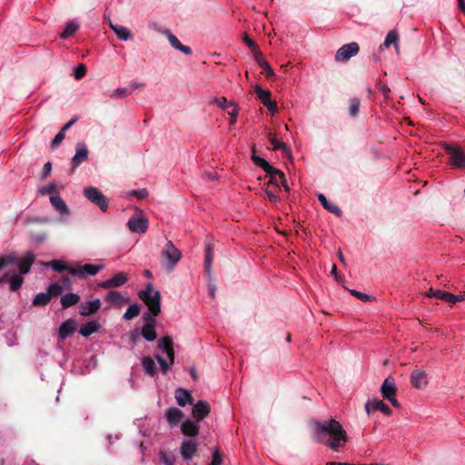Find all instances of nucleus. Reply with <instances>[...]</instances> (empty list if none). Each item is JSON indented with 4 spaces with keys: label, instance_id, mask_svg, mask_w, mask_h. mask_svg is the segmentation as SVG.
Returning <instances> with one entry per match:
<instances>
[{
    "label": "nucleus",
    "instance_id": "nucleus-7",
    "mask_svg": "<svg viewBox=\"0 0 465 465\" xmlns=\"http://www.w3.org/2000/svg\"><path fill=\"white\" fill-rule=\"evenodd\" d=\"M84 195L93 203H95L102 211L108 208L107 198L95 187H87L84 190Z\"/></svg>",
    "mask_w": 465,
    "mask_h": 465
},
{
    "label": "nucleus",
    "instance_id": "nucleus-6",
    "mask_svg": "<svg viewBox=\"0 0 465 465\" xmlns=\"http://www.w3.org/2000/svg\"><path fill=\"white\" fill-rule=\"evenodd\" d=\"M381 392L383 398L387 399L393 407L400 409L401 404L396 398L397 387L392 376H388L381 387Z\"/></svg>",
    "mask_w": 465,
    "mask_h": 465
},
{
    "label": "nucleus",
    "instance_id": "nucleus-15",
    "mask_svg": "<svg viewBox=\"0 0 465 465\" xmlns=\"http://www.w3.org/2000/svg\"><path fill=\"white\" fill-rule=\"evenodd\" d=\"M128 281L127 275L124 272H117L110 279L101 282L98 286L103 289L117 288L124 285Z\"/></svg>",
    "mask_w": 465,
    "mask_h": 465
},
{
    "label": "nucleus",
    "instance_id": "nucleus-16",
    "mask_svg": "<svg viewBox=\"0 0 465 465\" xmlns=\"http://www.w3.org/2000/svg\"><path fill=\"white\" fill-rule=\"evenodd\" d=\"M76 330V322L74 319H68L64 321L59 328L58 339L61 341L66 340L71 336Z\"/></svg>",
    "mask_w": 465,
    "mask_h": 465
},
{
    "label": "nucleus",
    "instance_id": "nucleus-37",
    "mask_svg": "<svg viewBox=\"0 0 465 465\" xmlns=\"http://www.w3.org/2000/svg\"><path fill=\"white\" fill-rule=\"evenodd\" d=\"M142 366L146 374L153 377L157 373V368L153 359L145 357L142 361Z\"/></svg>",
    "mask_w": 465,
    "mask_h": 465
},
{
    "label": "nucleus",
    "instance_id": "nucleus-14",
    "mask_svg": "<svg viewBox=\"0 0 465 465\" xmlns=\"http://www.w3.org/2000/svg\"><path fill=\"white\" fill-rule=\"evenodd\" d=\"M88 149L85 143H78L75 146V154L72 158V170L74 173V170L88 158Z\"/></svg>",
    "mask_w": 465,
    "mask_h": 465
},
{
    "label": "nucleus",
    "instance_id": "nucleus-52",
    "mask_svg": "<svg viewBox=\"0 0 465 465\" xmlns=\"http://www.w3.org/2000/svg\"><path fill=\"white\" fill-rule=\"evenodd\" d=\"M223 458L219 449H215L213 452L211 465H222Z\"/></svg>",
    "mask_w": 465,
    "mask_h": 465
},
{
    "label": "nucleus",
    "instance_id": "nucleus-1",
    "mask_svg": "<svg viewBox=\"0 0 465 465\" xmlns=\"http://www.w3.org/2000/svg\"><path fill=\"white\" fill-rule=\"evenodd\" d=\"M314 425V440L333 451H341L349 440L347 431L334 419L316 420Z\"/></svg>",
    "mask_w": 465,
    "mask_h": 465
},
{
    "label": "nucleus",
    "instance_id": "nucleus-20",
    "mask_svg": "<svg viewBox=\"0 0 465 465\" xmlns=\"http://www.w3.org/2000/svg\"><path fill=\"white\" fill-rule=\"evenodd\" d=\"M210 411L209 404L204 401H199L193 408V416L200 421L207 417Z\"/></svg>",
    "mask_w": 465,
    "mask_h": 465
},
{
    "label": "nucleus",
    "instance_id": "nucleus-40",
    "mask_svg": "<svg viewBox=\"0 0 465 465\" xmlns=\"http://www.w3.org/2000/svg\"><path fill=\"white\" fill-rule=\"evenodd\" d=\"M373 411H380L383 414L387 416H391L392 414L391 410L386 405L383 401L380 399H373Z\"/></svg>",
    "mask_w": 465,
    "mask_h": 465
},
{
    "label": "nucleus",
    "instance_id": "nucleus-28",
    "mask_svg": "<svg viewBox=\"0 0 465 465\" xmlns=\"http://www.w3.org/2000/svg\"><path fill=\"white\" fill-rule=\"evenodd\" d=\"M50 203L53 207L60 213V214H68L69 210L64 203V201L60 197L59 194H53L50 196Z\"/></svg>",
    "mask_w": 465,
    "mask_h": 465
},
{
    "label": "nucleus",
    "instance_id": "nucleus-64",
    "mask_svg": "<svg viewBox=\"0 0 465 465\" xmlns=\"http://www.w3.org/2000/svg\"><path fill=\"white\" fill-rule=\"evenodd\" d=\"M10 272H5L3 275L0 276V286L5 283V282H8V279L10 277Z\"/></svg>",
    "mask_w": 465,
    "mask_h": 465
},
{
    "label": "nucleus",
    "instance_id": "nucleus-41",
    "mask_svg": "<svg viewBox=\"0 0 465 465\" xmlns=\"http://www.w3.org/2000/svg\"><path fill=\"white\" fill-rule=\"evenodd\" d=\"M140 314V306L137 303H134L130 305L125 312L124 313L123 318L126 321H130Z\"/></svg>",
    "mask_w": 465,
    "mask_h": 465
},
{
    "label": "nucleus",
    "instance_id": "nucleus-27",
    "mask_svg": "<svg viewBox=\"0 0 465 465\" xmlns=\"http://www.w3.org/2000/svg\"><path fill=\"white\" fill-rule=\"evenodd\" d=\"M175 400L182 407L185 406L187 403L193 404V397L191 393L183 388L176 389Z\"/></svg>",
    "mask_w": 465,
    "mask_h": 465
},
{
    "label": "nucleus",
    "instance_id": "nucleus-9",
    "mask_svg": "<svg viewBox=\"0 0 465 465\" xmlns=\"http://www.w3.org/2000/svg\"><path fill=\"white\" fill-rule=\"evenodd\" d=\"M104 264H83L78 265L74 267V269H70V274L74 276H78L80 278L86 277L88 275H95L97 274L102 269H104Z\"/></svg>",
    "mask_w": 465,
    "mask_h": 465
},
{
    "label": "nucleus",
    "instance_id": "nucleus-26",
    "mask_svg": "<svg viewBox=\"0 0 465 465\" xmlns=\"http://www.w3.org/2000/svg\"><path fill=\"white\" fill-rule=\"evenodd\" d=\"M181 430L187 437H194L199 433V426L196 422L186 420L182 423Z\"/></svg>",
    "mask_w": 465,
    "mask_h": 465
},
{
    "label": "nucleus",
    "instance_id": "nucleus-24",
    "mask_svg": "<svg viewBox=\"0 0 465 465\" xmlns=\"http://www.w3.org/2000/svg\"><path fill=\"white\" fill-rule=\"evenodd\" d=\"M165 417L170 425L176 426L183 419V413L181 410L172 407L165 411Z\"/></svg>",
    "mask_w": 465,
    "mask_h": 465
},
{
    "label": "nucleus",
    "instance_id": "nucleus-47",
    "mask_svg": "<svg viewBox=\"0 0 465 465\" xmlns=\"http://www.w3.org/2000/svg\"><path fill=\"white\" fill-rule=\"evenodd\" d=\"M360 100L358 98H352L350 100L349 113L350 115L355 117L359 113Z\"/></svg>",
    "mask_w": 465,
    "mask_h": 465
},
{
    "label": "nucleus",
    "instance_id": "nucleus-2",
    "mask_svg": "<svg viewBox=\"0 0 465 465\" xmlns=\"http://www.w3.org/2000/svg\"><path fill=\"white\" fill-rule=\"evenodd\" d=\"M139 298L145 303L148 308V312L152 318H155L161 312V293L159 291L154 290L153 285L149 283L145 290L139 292Z\"/></svg>",
    "mask_w": 465,
    "mask_h": 465
},
{
    "label": "nucleus",
    "instance_id": "nucleus-49",
    "mask_svg": "<svg viewBox=\"0 0 465 465\" xmlns=\"http://www.w3.org/2000/svg\"><path fill=\"white\" fill-rule=\"evenodd\" d=\"M131 92L126 88H117L111 94L110 97L113 99L124 98L126 97Z\"/></svg>",
    "mask_w": 465,
    "mask_h": 465
},
{
    "label": "nucleus",
    "instance_id": "nucleus-35",
    "mask_svg": "<svg viewBox=\"0 0 465 465\" xmlns=\"http://www.w3.org/2000/svg\"><path fill=\"white\" fill-rule=\"evenodd\" d=\"M318 200L320 201L323 208L328 210L330 213H334L337 216L341 215V209L336 204L330 203L323 194H318Z\"/></svg>",
    "mask_w": 465,
    "mask_h": 465
},
{
    "label": "nucleus",
    "instance_id": "nucleus-62",
    "mask_svg": "<svg viewBox=\"0 0 465 465\" xmlns=\"http://www.w3.org/2000/svg\"><path fill=\"white\" fill-rule=\"evenodd\" d=\"M365 411L368 414H370L371 411H373V400L371 401H368L366 403H365Z\"/></svg>",
    "mask_w": 465,
    "mask_h": 465
},
{
    "label": "nucleus",
    "instance_id": "nucleus-51",
    "mask_svg": "<svg viewBox=\"0 0 465 465\" xmlns=\"http://www.w3.org/2000/svg\"><path fill=\"white\" fill-rule=\"evenodd\" d=\"M350 292L355 296L356 298L360 299L361 301H363V302H371L372 301L374 298L371 295H368L366 293H363V292H358L356 290H350Z\"/></svg>",
    "mask_w": 465,
    "mask_h": 465
},
{
    "label": "nucleus",
    "instance_id": "nucleus-58",
    "mask_svg": "<svg viewBox=\"0 0 465 465\" xmlns=\"http://www.w3.org/2000/svg\"><path fill=\"white\" fill-rule=\"evenodd\" d=\"M132 194L135 195L140 199H143L148 196V192L146 189H140L133 191Z\"/></svg>",
    "mask_w": 465,
    "mask_h": 465
},
{
    "label": "nucleus",
    "instance_id": "nucleus-42",
    "mask_svg": "<svg viewBox=\"0 0 465 465\" xmlns=\"http://www.w3.org/2000/svg\"><path fill=\"white\" fill-rule=\"evenodd\" d=\"M51 299L47 292H39L33 299L34 306H45L50 302Z\"/></svg>",
    "mask_w": 465,
    "mask_h": 465
},
{
    "label": "nucleus",
    "instance_id": "nucleus-63",
    "mask_svg": "<svg viewBox=\"0 0 465 465\" xmlns=\"http://www.w3.org/2000/svg\"><path fill=\"white\" fill-rule=\"evenodd\" d=\"M76 122V119H72L68 123H66L60 131L63 133H65L66 130H68L74 123Z\"/></svg>",
    "mask_w": 465,
    "mask_h": 465
},
{
    "label": "nucleus",
    "instance_id": "nucleus-44",
    "mask_svg": "<svg viewBox=\"0 0 465 465\" xmlns=\"http://www.w3.org/2000/svg\"><path fill=\"white\" fill-rule=\"evenodd\" d=\"M64 291V288L61 284L57 282L51 283L47 288V294L49 295L50 299L53 297L59 296Z\"/></svg>",
    "mask_w": 465,
    "mask_h": 465
},
{
    "label": "nucleus",
    "instance_id": "nucleus-36",
    "mask_svg": "<svg viewBox=\"0 0 465 465\" xmlns=\"http://www.w3.org/2000/svg\"><path fill=\"white\" fill-rule=\"evenodd\" d=\"M80 301V296L76 293H66L61 297V304L63 309H67L73 305H75Z\"/></svg>",
    "mask_w": 465,
    "mask_h": 465
},
{
    "label": "nucleus",
    "instance_id": "nucleus-17",
    "mask_svg": "<svg viewBox=\"0 0 465 465\" xmlns=\"http://www.w3.org/2000/svg\"><path fill=\"white\" fill-rule=\"evenodd\" d=\"M130 231L137 233H144L148 228V221L143 217H132L128 221Z\"/></svg>",
    "mask_w": 465,
    "mask_h": 465
},
{
    "label": "nucleus",
    "instance_id": "nucleus-46",
    "mask_svg": "<svg viewBox=\"0 0 465 465\" xmlns=\"http://www.w3.org/2000/svg\"><path fill=\"white\" fill-rule=\"evenodd\" d=\"M160 460L164 465H174L175 456L171 452L163 450L160 452Z\"/></svg>",
    "mask_w": 465,
    "mask_h": 465
},
{
    "label": "nucleus",
    "instance_id": "nucleus-56",
    "mask_svg": "<svg viewBox=\"0 0 465 465\" xmlns=\"http://www.w3.org/2000/svg\"><path fill=\"white\" fill-rule=\"evenodd\" d=\"M232 110L231 112H229V114H230V124L232 125L236 123V120H237V116H238V109H237V106L236 104H234V106H232Z\"/></svg>",
    "mask_w": 465,
    "mask_h": 465
},
{
    "label": "nucleus",
    "instance_id": "nucleus-29",
    "mask_svg": "<svg viewBox=\"0 0 465 465\" xmlns=\"http://www.w3.org/2000/svg\"><path fill=\"white\" fill-rule=\"evenodd\" d=\"M165 35H166V36H167L171 45L173 48L183 52L185 54H192V49L189 46L182 45L180 43V41L178 40V38L174 35H173L170 31L167 30L165 32Z\"/></svg>",
    "mask_w": 465,
    "mask_h": 465
},
{
    "label": "nucleus",
    "instance_id": "nucleus-5",
    "mask_svg": "<svg viewBox=\"0 0 465 465\" xmlns=\"http://www.w3.org/2000/svg\"><path fill=\"white\" fill-rule=\"evenodd\" d=\"M163 265L167 271H173L182 258V252L172 241H168L161 252Z\"/></svg>",
    "mask_w": 465,
    "mask_h": 465
},
{
    "label": "nucleus",
    "instance_id": "nucleus-30",
    "mask_svg": "<svg viewBox=\"0 0 465 465\" xmlns=\"http://www.w3.org/2000/svg\"><path fill=\"white\" fill-rule=\"evenodd\" d=\"M252 160L256 166L262 168L266 173H275V167L272 166L265 159L255 154L254 147L252 148Z\"/></svg>",
    "mask_w": 465,
    "mask_h": 465
},
{
    "label": "nucleus",
    "instance_id": "nucleus-31",
    "mask_svg": "<svg viewBox=\"0 0 465 465\" xmlns=\"http://www.w3.org/2000/svg\"><path fill=\"white\" fill-rule=\"evenodd\" d=\"M100 323L96 321H90L80 327L79 333L84 337H89L98 331Z\"/></svg>",
    "mask_w": 465,
    "mask_h": 465
},
{
    "label": "nucleus",
    "instance_id": "nucleus-60",
    "mask_svg": "<svg viewBox=\"0 0 465 465\" xmlns=\"http://www.w3.org/2000/svg\"><path fill=\"white\" fill-rule=\"evenodd\" d=\"M252 54H253V57L255 59V61L258 63L259 65L262 64V61H265L263 58H262V53L259 49H257L256 51H253L252 52Z\"/></svg>",
    "mask_w": 465,
    "mask_h": 465
},
{
    "label": "nucleus",
    "instance_id": "nucleus-12",
    "mask_svg": "<svg viewBox=\"0 0 465 465\" xmlns=\"http://www.w3.org/2000/svg\"><path fill=\"white\" fill-rule=\"evenodd\" d=\"M145 324L142 328V336L148 341H153L156 339L157 334L155 331V318H152L151 314H143V316Z\"/></svg>",
    "mask_w": 465,
    "mask_h": 465
},
{
    "label": "nucleus",
    "instance_id": "nucleus-22",
    "mask_svg": "<svg viewBox=\"0 0 465 465\" xmlns=\"http://www.w3.org/2000/svg\"><path fill=\"white\" fill-rule=\"evenodd\" d=\"M269 142L272 144L273 150H281L282 154L289 159H292L291 151L287 147V145L278 140L273 133H269L267 135Z\"/></svg>",
    "mask_w": 465,
    "mask_h": 465
},
{
    "label": "nucleus",
    "instance_id": "nucleus-25",
    "mask_svg": "<svg viewBox=\"0 0 465 465\" xmlns=\"http://www.w3.org/2000/svg\"><path fill=\"white\" fill-rule=\"evenodd\" d=\"M391 45H393L396 52L399 53V34L396 30H391L387 34L385 40L380 48H389Z\"/></svg>",
    "mask_w": 465,
    "mask_h": 465
},
{
    "label": "nucleus",
    "instance_id": "nucleus-39",
    "mask_svg": "<svg viewBox=\"0 0 465 465\" xmlns=\"http://www.w3.org/2000/svg\"><path fill=\"white\" fill-rule=\"evenodd\" d=\"M213 245L208 242L205 244V258H204V268L205 272L210 274L213 262Z\"/></svg>",
    "mask_w": 465,
    "mask_h": 465
},
{
    "label": "nucleus",
    "instance_id": "nucleus-4",
    "mask_svg": "<svg viewBox=\"0 0 465 465\" xmlns=\"http://www.w3.org/2000/svg\"><path fill=\"white\" fill-rule=\"evenodd\" d=\"M158 347H159V349H162V350L164 351V352L166 353V356H167V358L169 360V362H168L167 361H165L160 355H155V358H156L157 361L160 364V367H161V370H162L163 373L165 374V373H167V371H169L170 367L174 362V350H173V340H172V338L170 336L163 337L159 341Z\"/></svg>",
    "mask_w": 465,
    "mask_h": 465
},
{
    "label": "nucleus",
    "instance_id": "nucleus-13",
    "mask_svg": "<svg viewBox=\"0 0 465 465\" xmlns=\"http://www.w3.org/2000/svg\"><path fill=\"white\" fill-rule=\"evenodd\" d=\"M254 92L257 94L260 101L267 108L271 114L277 112V106L275 102L271 100V93L268 90L262 89L259 84L254 86Z\"/></svg>",
    "mask_w": 465,
    "mask_h": 465
},
{
    "label": "nucleus",
    "instance_id": "nucleus-19",
    "mask_svg": "<svg viewBox=\"0 0 465 465\" xmlns=\"http://www.w3.org/2000/svg\"><path fill=\"white\" fill-rule=\"evenodd\" d=\"M101 308V302L99 299H95L90 302H83L80 305L79 313L82 316H89L96 313Z\"/></svg>",
    "mask_w": 465,
    "mask_h": 465
},
{
    "label": "nucleus",
    "instance_id": "nucleus-10",
    "mask_svg": "<svg viewBox=\"0 0 465 465\" xmlns=\"http://www.w3.org/2000/svg\"><path fill=\"white\" fill-rule=\"evenodd\" d=\"M360 47L356 42L343 45L340 47L335 54L337 62H345L355 56L359 53Z\"/></svg>",
    "mask_w": 465,
    "mask_h": 465
},
{
    "label": "nucleus",
    "instance_id": "nucleus-3",
    "mask_svg": "<svg viewBox=\"0 0 465 465\" xmlns=\"http://www.w3.org/2000/svg\"><path fill=\"white\" fill-rule=\"evenodd\" d=\"M35 257L32 252H27L25 255L17 259L14 254L0 256V271L8 265L15 264L18 267L20 274H26L35 262Z\"/></svg>",
    "mask_w": 465,
    "mask_h": 465
},
{
    "label": "nucleus",
    "instance_id": "nucleus-59",
    "mask_svg": "<svg viewBox=\"0 0 465 465\" xmlns=\"http://www.w3.org/2000/svg\"><path fill=\"white\" fill-rule=\"evenodd\" d=\"M260 66L262 67L266 71L268 76H273L274 75L273 70L272 69V67L270 66V64L266 61H262V64Z\"/></svg>",
    "mask_w": 465,
    "mask_h": 465
},
{
    "label": "nucleus",
    "instance_id": "nucleus-33",
    "mask_svg": "<svg viewBox=\"0 0 465 465\" xmlns=\"http://www.w3.org/2000/svg\"><path fill=\"white\" fill-rule=\"evenodd\" d=\"M110 28L116 34L120 40L127 41L132 37L131 32L124 26L109 23Z\"/></svg>",
    "mask_w": 465,
    "mask_h": 465
},
{
    "label": "nucleus",
    "instance_id": "nucleus-48",
    "mask_svg": "<svg viewBox=\"0 0 465 465\" xmlns=\"http://www.w3.org/2000/svg\"><path fill=\"white\" fill-rule=\"evenodd\" d=\"M39 193L42 195L49 194L50 196L53 194H58L56 192V185L55 183H49L46 186L41 187L39 189Z\"/></svg>",
    "mask_w": 465,
    "mask_h": 465
},
{
    "label": "nucleus",
    "instance_id": "nucleus-53",
    "mask_svg": "<svg viewBox=\"0 0 465 465\" xmlns=\"http://www.w3.org/2000/svg\"><path fill=\"white\" fill-rule=\"evenodd\" d=\"M64 139V133L60 131L53 139L51 146L52 149H56Z\"/></svg>",
    "mask_w": 465,
    "mask_h": 465
},
{
    "label": "nucleus",
    "instance_id": "nucleus-23",
    "mask_svg": "<svg viewBox=\"0 0 465 465\" xmlns=\"http://www.w3.org/2000/svg\"><path fill=\"white\" fill-rule=\"evenodd\" d=\"M104 301L112 305L121 306L128 302V298L123 295L120 292L110 291L104 296Z\"/></svg>",
    "mask_w": 465,
    "mask_h": 465
},
{
    "label": "nucleus",
    "instance_id": "nucleus-61",
    "mask_svg": "<svg viewBox=\"0 0 465 465\" xmlns=\"http://www.w3.org/2000/svg\"><path fill=\"white\" fill-rule=\"evenodd\" d=\"M465 301V294L455 295L451 294L450 304H454L458 302Z\"/></svg>",
    "mask_w": 465,
    "mask_h": 465
},
{
    "label": "nucleus",
    "instance_id": "nucleus-32",
    "mask_svg": "<svg viewBox=\"0 0 465 465\" xmlns=\"http://www.w3.org/2000/svg\"><path fill=\"white\" fill-rule=\"evenodd\" d=\"M451 294L450 292H445V291H441V290H434L432 288L429 289L426 292H425V295L429 298H437L439 300H442L444 302H447L449 303H450V300H451Z\"/></svg>",
    "mask_w": 465,
    "mask_h": 465
},
{
    "label": "nucleus",
    "instance_id": "nucleus-21",
    "mask_svg": "<svg viewBox=\"0 0 465 465\" xmlns=\"http://www.w3.org/2000/svg\"><path fill=\"white\" fill-rule=\"evenodd\" d=\"M267 174L270 176V180H269L267 186L272 184V185L278 187L280 184H282V186L284 187V190L286 192L289 191V187L286 184L284 173L281 170L275 168V173L272 172L271 173H267Z\"/></svg>",
    "mask_w": 465,
    "mask_h": 465
},
{
    "label": "nucleus",
    "instance_id": "nucleus-38",
    "mask_svg": "<svg viewBox=\"0 0 465 465\" xmlns=\"http://www.w3.org/2000/svg\"><path fill=\"white\" fill-rule=\"evenodd\" d=\"M79 29V25L76 21L72 20L66 23L64 31L60 34V37L66 39L72 36Z\"/></svg>",
    "mask_w": 465,
    "mask_h": 465
},
{
    "label": "nucleus",
    "instance_id": "nucleus-45",
    "mask_svg": "<svg viewBox=\"0 0 465 465\" xmlns=\"http://www.w3.org/2000/svg\"><path fill=\"white\" fill-rule=\"evenodd\" d=\"M50 265L54 269V271L57 272H63L67 271L70 273V269H73L72 267H69L65 262L59 260H53L50 262Z\"/></svg>",
    "mask_w": 465,
    "mask_h": 465
},
{
    "label": "nucleus",
    "instance_id": "nucleus-57",
    "mask_svg": "<svg viewBox=\"0 0 465 465\" xmlns=\"http://www.w3.org/2000/svg\"><path fill=\"white\" fill-rule=\"evenodd\" d=\"M51 170H52L51 163L47 162L46 163H45L44 168H43V172H42V178L45 179L48 175H50Z\"/></svg>",
    "mask_w": 465,
    "mask_h": 465
},
{
    "label": "nucleus",
    "instance_id": "nucleus-8",
    "mask_svg": "<svg viewBox=\"0 0 465 465\" xmlns=\"http://www.w3.org/2000/svg\"><path fill=\"white\" fill-rule=\"evenodd\" d=\"M444 149L447 153L451 154L449 161L451 166L465 169V155L460 147L452 144H446Z\"/></svg>",
    "mask_w": 465,
    "mask_h": 465
},
{
    "label": "nucleus",
    "instance_id": "nucleus-55",
    "mask_svg": "<svg viewBox=\"0 0 465 465\" xmlns=\"http://www.w3.org/2000/svg\"><path fill=\"white\" fill-rule=\"evenodd\" d=\"M243 41L252 52L259 49L256 43L253 40H252L247 35H244Z\"/></svg>",
    "mask_w": 465,
    "mask_h": 465
},
{
    "label": "nucleus",
    "instance_id": "nucleus-50",
    "mask_svg": "<svg viewBox=\"0 0 465 465\" xmlns=\"http://www.w3.org/2000/svg\"><path fill=\"white\" fill-rule=\"evenodd\" d=\"M86 74V66L83 64H78L74 69V78L76 80L82 79Z\"/></svg>",
    "mask_w": 465,
    "mask_h": 465
},
{
    "label": "nucleus",
    "instance_id": "nucleus-11",
    "mask_svg": "<svg viewBox=\"0 0 465 465\" xmlns=\"http://www.w3.org/2000/svg\"><path fill=\"white\" fill-rule=\"evenodd\" d=\"M410 382L417 390L426 389L429 384L427 372L420 369L413 370L410 375Z\"/></svg>",
    "mask_w": 465,
    "mask_h": 465
},
{
    "label": "nucleus",
    "instance_id": "nucleus-34",
    "mask_svg": "<svg viewBox=\"0 0 465 465\" xmlns=\"http://www.w3.org/2000/svg\"><path fill=\"white\" fill-rule=\"evenodd\" d=\"M9 282V290L11 292H17L24 283V278L15 272L10 273V277L8 279Z\"/></svg>",
    "mask_w": 465,
    "mask_h": 465
},
{
    "label": "nucleus",
    "instance_id": "nucleus-43",
    "mask_svg": "<svg viewBox=\"0 0 465 465\" xmlns=\"http://www.w3.org/2000/svg\"><path fill=\"white\" fill-rule=\"evenodd\" d=\"M209 104H215L223 110L228 107L234 106V102L228 101L225 97H212Z\"/></svg>",
    "mask_w": 465,
    "mask_h": 465
},
{
    "label": "nucleus",
    "instance_id": "nucleus-54",
    "mask_svg": "<svg viewBox=\"0 0 465 465\" xmlns=\"http://www.w3.org/2000/svg\"><path fill=\"white\" fill-rule=\"evenodd\" d=\"M264 193L266 197L272 202H277L279 200L278 193L270 190L269 186H267L266 189L264 190Z\"/></svg>",
    "mask_w": 465,
    "mask_h": 465
},
{
    "label": "nucleus",
    "instance_id": "nucleus-18",
    "mask_svg": "<svg viewBox=\"0 0 465 465\" xmlns=\"http://www.w3.org/2000/svg\"><path fill=\"white\" fill-rule=\"evenodd\" d=\"M198 450L197 443L193 440H184L181 445V455L184 460H191Z\"/></svg>",
    "mask_w": 465,
    "mask_h": 465
}]
</instances>
